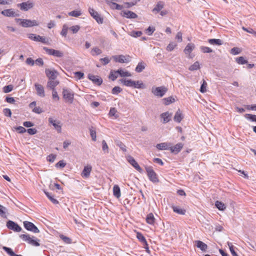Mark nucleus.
<instances>
[{
    "label": "nucleus",
    "instance_id": "1",
    "mask_svg": "<svg viewBox=\"0 0 256 256\" xmlns=\"http://www.w3.org/2000/svg\"><path fill=\"white\" fill-rule=\"evenodd\" d=\"M20 237L24 241L27 242L32 246H40L39 243L40 240L34 236H30L29 234H22L20 236Z\"/></svg>",
    "mask_w": 256,
    "mask_h": 256
},
{
    "label": "nucleus",
    "instance_id": "2",
    "mask_svg": "<svg viewBox=\"0 0 256 256\" xmlns=\"http://www.w3.org/2000/svg\"><path fill=\"white\" fill-rule=\"evenodd\" d=\"M62 96L66 102L72 104L74 99V93L70 89L66 88L62 89Z\"/></svg>",
    "mask_w": 256,
    "mask_h": 256
},
{
    "label": "nucleus",
    "instance_id": "3",
    "mask_svg": "<svg viewBox=\"0 0 256 256\" xmlns=\"http://www.w3.org/2000/svg\"><path fill=\"white\" fill-rule=\"evenodd\" d=\"M146 170L149 180L154 183H156L159 182L156 174L154 172L151 166H146Z\"/></svg>",
    "mask_w": 256,
    "mask_h": 256
},
{
    "label": "nucleus",
    "instance_id": "4",
    "mask_svg": "<svg viewBox=\"0 0 256 256\" xmlns=\"http://www.w3.org/2000/svg\"><path fill=\"white\" fill-rule=\"evenodd\" d=\"M167 91L168 88L164 86L156 88L152 87V93L154 96L160 98L162 97Z\"/></svg>",
    "mask_w": 256,
    "mask_h": 256
},
{
    "label": "nucleus",
    "instance_id": "5",
    "mask_svg": "<svg viewBox=\"0 0 256 256\" xmlns=\"http://www.w3.org/2000/svg\"><path fill=\"white\" fill-rule=\"evenodd\" d=\"M115 62L128 63L130 62L131 58L129 56H114L112 57Z\"/></svg>",
    "mask_w": 256,
    "mask_h": 256
},
{
    "label": "nucleus",
    "instance_id": "6",
    "mask_svg": "<svg viewBox=\"0 0 256 256\" xmlns=\"http://www.w3.org/2000/svg\"><path fill=\"white\" fill-rule=\"evenodd\" d=\"M24 226L25 228L28 230L34 233H38L40 232L38 228L31 222L24 221Z\"/></svg>",
    "mask_w": 256,
    "mask_h": 256
},
{
    "label": "nucleus",
    "instance_id": "7",
    "mask_svg": "<svg viewBox=\"0 0 256 256\" xmlns=\"http://www.w3.org/2000/svg\"><path fill=\"white\" fill-rule=\"evenodd\" d=\"M88 12L90 16L98 23L102 24L103 22V18H101L100 14L96 11L94 8H90Z\"/></svg>",
    "mask_w": 256,
    "mask_h": 256
},
{
    "label": "nucleus",
    "instance_id": "8",
    "mask_svg": "<svg viewBox=\"0 0 256 256\" xmlns=\"http://www.w3.org/2000/svg\"><path fill=\"white\" fill-rule=\"evenodd\" d=\"M20 24L21 25L22 27L28 28L32 27L34 26H38V23L36 20L24 19L22 20V22L20 23Z\"/></svg>",
    "mask_w": 256,
    "mask_h": 256
},
{
    "label": "nucleus",
    "instance_id": "9",
    "mask_svg": "<svg viewBox=\"0 0 256 256\" xmlns=\"http://www.w3.org/2000/svg\"><path fill=\"white\" fill-rule=\"evenodd\" d=\"M18 6L22 10L27 11L33 8L34 3L30 0H28L26 2L18 4Z\"/></svg>",
    "mask_w": 256,
    "mask_h": 256
},
{
    "label": "nucleus",
    "instance_id": "10",
    "mask_svg": "<svg viewBox=\"0 0 256 256\" xmlns=\"http://www.w3.org/2000/svg\"><path fill=\"white\" fill-rule=\"evenodd\" d=\"M126 159L128 162L132 165L138 172L140 173H142L143 172L142 169L140 166L138 162L136 161V160L130 156H127Z\"/></svg>",
    "mask_w": 256,
    "mask_h": 256
},
{
    "label": "nucleus",
    "instance_id": "11",
    "mask_svg": "<svg viewBox=\"0 0 256 256\" xmlns=\"http://www.w3.org/2000/svg\"><path fill=\"white\" fill-rule=\"evenodd\" d=\"M1 14L7 17H16L19 16L13 8L6 9L2 11Z\"/></svg>",
    "mask_w": 256,
    "mask_h": 256
},
{
    "label": "nucleus",
    "instance_id": "12",
    "mask_svg": "<svg viewBox=\"0 0 256 256\" xmlns=\"http://www.w3.org/2000/svg\"><path fill=\"white\" fill-rule=\"evenodd\" d=\"M28 38L36 42H40L44 44H48V40L44 36H36L34 34H29Z\"/></svg>",
    "mask_w": 256,
    "mask_h": 256
},
{
    "label": "nucleus",
    "instance_id": "13",
    "mask_svg": "<svg viewBox=\"0 0 256 256\" xmlns=\"http://www.w3.org/2000/svg\"><path fill=\"white\" fill-rule=\"evenodd\" d=\"M7 227L14 232H19L21 231L22 228L12 220H8L6 223Z\"/></svg>",
    "mask_w": 256,
    "mask_h": 256
},
{
    "label": "nucleus",
    "instance_id": "14",
    "mask_svg": "<svg viewBox=\"0 0 256 256\" xmlns=\"http://www.w3.org/2000/svg\"><path fill=\"white\" fill-rule=\"evenodd\" d=\"M48 120L49 123L52 124L54 126V128L57 130V132L58 133L61 132L62 126L60 125V121L54 120L52 118H49Z\"/></svg>",
    "mask_w": 256,
    "mask_h": 256
},
{
    "label": "nucleus",
    "instance_id": "15",
    "mask_svg": "<svg viewBox=\"0 0 256 256\" xmlns=\"http://www.w3.org/2000/svg\"><path fill=\"white\" fill-rule=\"evenodd\" d=\"M88 78L92 80L94 84L98 86L101 85L102 82V79L98 76L90 74L88 75Z\"/></svg>",
    "mask_w": 256,
    "mask_h": 256
},
{
    "label": "nucleus",
    "instance_id": "16",
    "mask_svg": "<svg viewBox=\"0 0 256 256\" xmlns=\"http://www.w3.org/2000/svg\"><path fill=\"white\" fill-rule=\"evenodd\" d=\"M34 86L36 92V94L42 98L44 97L45 92L44 86L38 83H36L34 84Z\"/></svg>",
    "mask_w": 256,
    "mask_h": 256
},
{
    "label": "nucleus",
    "instance_id": "17",
    "mask_svg": "<svg viewBox=\"0 0 256 256\" xmlns=\"http://www.w3.org/2000/svg\"><path fill=\"white\" fill-rule=\"evenodd\" d=\"M46 74L48 80L56 79L58 75V72L54 69H46Z\"/></svg>",
    "mask_w": 256,
    "mask_h": 256
},
{
    "label": "nucleus",
    "instance_id": "18",
    "mask_svg": "<svg viewBox=\"0 0 256 256\" xmlns=\"http://www.w3.org/2000/svg\"><path fill=\"white\" fill-rule=\"evenodd\" d=\"M59 83V81L56 79L48 80L47 82L46 88L50 90H56L55 88Z\"/></svg>",
    "mask_w": 256,
    "mask_h": 256
},
{
    "label": "nucleus",
    "instance_id": "19",
    "mask_svg": "<svg viewBox=\"0 0 256 256\" xmlns=\"http://www.w3.org/2000/svg\"><path fill=\"white\" fill-rule=\"evenodd\" d=\"M182 148L183 144L182 143L177 144L174 146H172V144H171L170 150L172 152L178 154L181 150Z\"/></svg>",
    "mask_w": 256,
    "mask_h": 256
},
{
    "label": "nucleus",
    "instance_id": "20",
    "mask_svg": "<svg viewBox=\"0 0 256 256\" xmlns=\"http://www.w3.org/2000/svg\"><path fill=\"white\" fill-rule=\"evenodd\" d=\"M171 143L162 142L158 144L156 148L160 150H170Z\"/></svg>",
    "mask_w": 256,
    "mask_h": 256
},
{
    "label": "nucleus",
    "instance_id": "21",
    "mask_svg": "<svg viewBox=\"0 0 256 256\" xmlns=\"http://www.w3.org/2000/svg\"><path fill=\"white\" fill-rule=\"evenodd\" d=\"M92 167L90 166H84L82 172V176L83 178H88L89 177L90 173L92 171Z\"/></svg>",
    "mask_w": 256,
    "mask_h": 256
},
{
    "label": "nucleus",
    "instance_id": "22",
    "mask_svg": "<svg viewBox=\"0 0 256 256\" xmlns=\"http://www.w3.org/2000/svg\"><path fill=\"white\" fill-rule=\"evenodd\" d=\"M183 118L184 116L182 112L180 110V109H178L175 114L174 120L176 122H180Z\"/></svg>",
    "mask_w": 256,
    "mask_h": 256
},
{
    "label": "nucleus",
    "instance_id": "23",
    "mask_svg": "<svg viewBox=\"0 0 256 256\" xmlns=\"http://www.w3.org/2000/svg\"><path fill=\"white\" fill-rule=\"evenodd\" d=\"M172 114L168 112H164L161 114L160 116L163 119L164 123H167L170 121Z\"/></svg>",
    "mask_w": 256,
    "mask_h": 256
},
{
    "label": "nucleus",
    "instance_id": "24",
    "mask_svg": "<svg viewBox=\"0 0 256 256\" xmlns=\"http://www.w3.org/2000/svg\"><path fill=\"white\" fill-rule=\"evenodd\" d=\"M194 48L195 46L194 44H188L184 50L185 54L190 55V52L194 50Z\"/></svg>",
    "mask_w": 256,
    "mask_h": 256
},
{
    "label": "nucleus",
    "instance_id": "25",
    "mask_svg": "<svg viewBox=\"0 0 256 256\" xmlns=\"http://www.w3.org/2000/svg\"><path fill=\"white\" fill-rule=\"evenodd\" d=\"M108 4L112 9L122 10L124 8V6L122 5H120L116 2H110L108 0Z\"/></svg>",
    "mask_w": 256,
    "mask_h": 256
},
{
    "label": "nucleus",
    "instance_id": "26",
    "mask_svg": "<svg viewBox=\"0 0 256 256\" xmlns=\"http://www.w3.org/2000/svg\"><path fill=\"white\" fill-rule=\"evenodd\" d=\"M120 80L124 85L126 86L133 87L134 84V81L132 80L122 78Z\"/></svg>",
    "mask_w": 256,
    "mask_h": 256
},
{
    "label": "nucleus",
    "instance_id": "27",
    "mask_svg": "<svg viewBox=\"0 0 256 256\" xmlns=\"http://www.w3.org/2000/svg\"><path fill=\"white\" fill-rule=\"evenodd\" d=\"M123 16L129 18H135L138 16L136 14L129 10L124 12Z\"/></svg>",
    "mask_w": 256,
    "mask_h": 256
},
{
    "label": "nucleus",
    "instance_id": "28",
    "mask_svg": "<svg viewBox=\"0 0 256 256\" xmlns=\"http://www.w3.org/2000/svg\"><path fill=\"white\" fill-rule=\"evenodd\" d=\"M146 222L150 224H154L155 222V218L152 213L148 214L146 218Z\"/></svg>",
    "mask_w": 256,
    "mask_h": 256
},
{
    "label": "nucleus",
    "instance_id": "29",
    "mask_svg": "<svg viewBox=\"0 0 256 256\" xmlns=\"http://www.w3.org/2000/svg\"><path fill=\"white\" fill-rule=\"evenodd\" d=\"M196 242V246L199 248L202 251H206L208 248V246L205 243L203 242L200 240H197Z\"/></svg>",
    "mask_w": 256,
    "mask_h": 256
},
{
    "label": "nucleus",
    "instance_id": "30",
    "mask_svg": "<svg viewBox=\"0 0 256 256\" xmlns=\"http://www.w3.org/2000/svg\"><path fill=\"white\" fill-rule=\"evenodd\" d=\"M113 194L116 198H120L121 196L120 188L118 185H114L113 187Z\"/></svg>",
    "mask_w": 256,
    "mask_h": 256
},
{
    "label": "nucleus",
    "instance_id": "31",
    "mask_svg": "<svg viewBox=\"0 0 256 256\" xmlns=\"http://www.w3.org/2000/svg\"><path fill=\"white\" fill-rule=\"evenodd\" d=\"M134 84L132 88L144 89L146 88L145 84L141 80L134 81Z\"/></svg>",
    "mask_w": 256,
    "mask_h": 256
},
{
    "label": "nucleus",
    "instance_id": "32",
    "mask_svg": "<svg viewBox=\"0 0 256 256\" xmlns=\"http://www.w3.org/2000/svg\"><path fill=\"white\" fill-rule=\"evenodd\" d=\"M172 208L174 212L182 215H184L186 210L184 209H182L178 206H172Z\"/></svg>",
    "mask_w": 256,
    "mask_h": 256
},
{
    "label": "nucleus",
    "instance_id": "33",
    "mask_svg": "<svg viewBox=\"0 0 256 256\" xmlns=\"http://www.w3.org/2000/svg\"><path fill=\"white\" fill-rule=\"evenodd\" d=\"M118 72H120L119 76L121 77H130L132 76L130 72L122 68L118 69Z\"/></svg>",
    "mask_w": 256,
    "mask_h": 256
},
{
    "label": "nucleus",
    "instance_id": "34",
    "mask_svg": "<svg viewBox=\"0 0 256 256\" xmlns=\"http://www.w3.org/2000/svg\"><path fill=\"white\" fill-rule=\"evenodd\" d=\"M119 72H118V70H117L111 71L109 76V78L112 81L115 80L119 76Z\"/></svg>",
    "mask_w": 256,
    "mask_h": 256
},
{
    "label": "nucleus",
    "instance_id": "35",
    "mask_svg": "<svg viewBox=\"0 0 256 256\" xmlns=\"http://www.w3.org/2000/svg\"><path fill=\"white\" fill-rule=\"evenodd\" d=\"M102 52V50L96 46L92 48L90 50V54L93 56L99 55Z\"/></svg>",
    "mask_w": 256,
    "mask_h": 256
},
{
    "label": "nucleus",
    "instance_id": "36",
    "mask_svg": "<svg viewBox=\"0 0 256 256\" xmlns=\"http://www.w3.org/2000/svg\"><path fill=\"white\" fill-rule=\"evenodd\" d=\"M136 238L142 243L143 245H146L147 242L144 236L140 232H138Z\"/></svg>",
    "mask_w": 256,
    "mask_h": 256
},
{
    "label": "nucleus",
    "instance_id": "37",
    "mask_svg": "<svg viewBox=\"0 0 256 256\" xmlns=\"http://www.w3.org/2000/svg\"><path fill=\"white\" fill-rule=\"evenodd\" d=\"M208 42L212 45L220 46L222 44V41L220 39H210Z\"/></svg>",
    "mask_w": 256,
    "mask_h": 256
},
{
    "label": "nucleus",
    "instance_id": "38",
    "mask_svg": "<svg viewBox=\"0 0 256 256\" xmlns=\"http://www.w3.org/2000/svg\"><path fill=\"white\" fill-rule=\"evenodd\" d=\"M164 8V4L162 2H158L156 7L153 9L152 11L154 12H158Z\"/></svg>",
    "mask_w": 256,
    "mask_h": 256
},
{
    "label": "nucleus",
    "instance_id": "39",
    "mask_svg": "<svg viewBox=\"0 0 256 256\" xmlns=\"http://www.w3.org/2000/svg\"><path fill=\"white\" fill-rule=\"evenodd\" d=\"M165 105H168L171 103L174 102L175 100L172 96H170L163 99Z\"/></svg>",
    "mask_w": 256,
    "mask_h": 256
},
{
    "label": "nucleus",
    "instance_id": "40",
    "mask_svg": "<svg viewBox=\"0 0 256 256\" xmlns=\"http://www.w3.org/2000/svg\"><path fill=\"white\" fill-rule=\"evenodd\" d=\"M68 30H69L68 26L66 24H64L60 32V34L64 37H66Z\"/></svg>",
    "mask_w": 256,
    "mask_h": 256
},
{
    "label": "nucleus",
    "instance_id": "41",
    "mask_svg": "<svg viewBox=\"0 0 256 256\" xmlns=\"http://www.w3.org/2000/svg\"><path fill=\"white\" fill-rule=\"evenodd\" d=\"M215 206L219 210H223L226 209L225 205L220 202L216 201V202Z\"/></svg>",
    "mask_w": 256,
    "mask_h": 256
},
{
    "label": "nucleus",
    "instance_id": "42",
    "mask_svg": "<svg viewBox=\"0 0 256 256\" xmlns=\"http://www.w3.org/2000/svg\"><path fill=\"white\" fill-rule=\"evenodd\" d=\"M45 194L48 198V199L54 204H58V202L55 198H54L52 196L49 192H44Z\"/></svg>",
    "mask_w": 256,
    "mask_h": 256
},
{
    "label": "nucleus",
    "instance_id": "43",
    "mask_svg": "<svg viewBox=\"0 0 256 256\" xmlns=\"http://www.w3.org/2000/svg\"><path fill=\"white\" fill-rule=\"evenodd\" d=\"M2 249L10 256H16L18 255V254H16L12 251V250L10 248H8L6 246H3Z\"/></svg>",
    "mask_w": 256,
    "mask_h": 256
},
{
    "label": "nucleus",
    "instance_id": "44",
    "mask_svg": "<svg viewBox=\"0 0 256 256\" xmlns=\"http://www.w3.org/2000/svg\"><path fill=\"white\" fill-rule=\"evenodd\" d=\"M241 52L242 49L237 47L233 48H232L231 49L230 52V54L234 55L239 54Z\"/></svg>",
    "mask_w": 256,
    "mask_h": 256
},
{
    "label": "nucleus",
    "instance_id": "45",
    "mask_svg": "<svg viewBox=\"0 0 256 256\" xmlns=\"http://www.w3.org/2000/svg\"><path fill=\"white\" fill-rule=\"evenodd\" d=\"M82 14L80 10H72L68 13V15L71 16L78 17Z\"/></svg>",
    "mask_w": 256,
    "mask_h": 256
},
{
    "label": "nucleus",
    "instance_id": "46",
    "mask_svg": "<svg viewBox=\"0 0 256 256\" xmlns=\"http://www.w3.org/2000/svg\"><path fill=\"white\" fill-rule=\"evenodd\" d=\"M117 110L114 108H112L110 109V112H109V115L110 116H113L116 118H118V116L116 114Z\"/></svg>",
    "mask_w": 256,
    "mask_h": 256
},
{
    "label": "nucleus",
    "instance_id": "47",
    "mask_svg": "<svg viewBox=\"0 0 256 256\" xmlns=\"http://www.w3.org/2000/svg\"><path fill=\"white\" fill-rule=\"evenodd\" d=\"M68 29L72 32V34H76L80 30V26L78 25L73 26L70 28H68Z\"/></svg>",
    "mask_w": 256,
    "mask_h": 256
},
{
    "label": "nucleus",
    "instance_id": "48",
    "mask_svg": "<svg viewBox=\"0 0 256 256\" xmlns=\"http://www.w3.org/2000/svg\"><path fill=\"white\" fill-rule=\"evenodd\" d=\"M7 209L6 207L0 204V216L2 217L6 218V212Z\"/></svg>",
    "mask_w": 256,
    "mask_h": 256
},
{
    "label": "nucleus",
    "instance_id": "49",
    "mask_svg": "<svg viewBox=\"0 0 256 256\" xmlns=\"http://www.w3.org/2000/svg\"><path fill=\"white\" fill-rule=\"evenodd\" d=\"M60 238L66 244H70L72 242V240L63 234H60Z\"/></svg>",
    "mask_w": 256,
    "mask_h": 256
},
{
    "label": "nucleus",
    "instance_id": "50",
    "mask_svg": "<svg viewBox=\"0 0 256 256\" xmlns=\"http://www.w3.org/2000/svg\"><path fill=\"white\" fill-rule=\"evenodd\" d=\"M236 62L238 64H246L248 61L244 59L242 56H240L236 58Z\"/></svg>",
    "mask_w": 256,
    "mask_h": 256
},
{
    "label": "nucleus",
    "instance_id": "51",
    "mask_svg": "<svg viewBox=\"0 0 256 256\" xmlns=\"http://www.w3.org/2000/svg\"><path fill=\"white\" fill-rule=\"evenodd\" d=\"M122 91V88L119 86H114L112 90V93L114 94H118Z\"/></svg>",
    "mask_w": 256,
    "mask_h": 256
},
{
    "label": "nucleus",
    "instance_id": "52",
    "mask_svg": "<svg viewBox=\"0 0 256 256\" xmlns=\"http://www.w3.org/2000/svg\"><path fill=\"white\" fill-rule=\"evenodd\" d=\"M102 148L105 153L108 152V146L104 140L102 141Z\"/></svg>",
    "mask_w": 256,
    "mask_h": 256
},
{
    "label": "nucleus",
    "instance_id": "53",
    "mask_svg": "<svg viewBox=\"0 0 256 256\" xmlns=\"http://www.w3.org/2000/svg\"><path fill=\"white\" fill-rule=\"evenodd\" d=\"M13 90V86L11 84L5 86L3 88V92L4 93H8Z\"/></svg>",
    "mask_w": 256,
    "mask_h": 256
},
{
    "label": "nucleus",
    "instance_id": "54",
    "mask_svg": "<svg viewBox=\"0 0 256 256\" xmlns=\"http://www.w3.org/2000/svg\"><path fill=\"white\" fill-rule=\"evenodd\" d=\"M90 135L92 137V140L96 141V134L95 130H92V128H90Z\"/></svg>",
    "mask_w": 256,
    "mask_h": 256
},
{
    "label": "nucleus",
    "instance_id": "55",
    "mask_svg": "<svg viewBox=\"0 0 256 256\" xmlns=\"http://www.w3.org/2000/svg\"><path fill=\"white\" fill-rule=\"evenodd\" d=\"M74 75L78 80H80L84 78V74L81 72H74Z\"/></svg>",
    "mask_w": 256,
    "mask_h": 256
},
{
    "label": "nucleus",
    "instance_id": "56",
    "mask_svg": "<svg viewBox=\"0 0 256 256\" xmlns=\"http://www.w3.org/2000/svg\"><path fill=\"white\" fill-rule=\"evenodd\" d=\"M142 34V32L141 31H132L130 34V36L134 38L139 37Z\"/></svg>",
    "mask_w": 256,
    "mask_h": 256
},
{
    "label": "nucleus",
    "instance_id": "57",
    "mask_svg": "<svg viewBox=\"0 0 256 256\" xmlns=\"http://www.w3.org/2000/svg\"><path fill=\"white\" fill-rule=\"evenodd\" d=\"M200 49L201 51L204 53H210L212 52V50L210 48L206 46H201Z\"/></svg>",
    "mask_w": 256,
    "mask_h": 256
},
{
    "label": "nucleus",
    "instance_id": "58",
    "mask_svg": "<svg viewBox=\"0 0 256 256\" xmlns=\"http://www.w3.org/2000/svg\"><path fill=\"white\" fill-rule=\"evenodd\" d=\"M43 49L44 50L46 54H48L49 55L54 56V49L49 48L46 47H44Z\"/></svg>",
    "mask_w": 256,
    "mask_h": 256
},
{
    "label": "nucleus",
    "instance_id": "59",
    "mask_svg": "<svg viewBox=\"0 0 256 256\" xmlns=\"http://www.w3.org/2000/svg\"><path fill=\"white\" fill-rule=\"evenodd\" d=\"M43 49L44 50L46 54H48L49 55L54 56V49L49 48L46 47H44Z\"/></svg>",
    "mask_w": 256,
    "mask_h": 256
},
{
    "label": "nucleus",
    "instance_id": "60",
    "mask_svg": "<svg viewBox=\"0 0 256 256\" xmlns=\"http://www.w3.org/2000/svg\"><path fill=\"white\" fill-rule=\"evenodd\" d=\"M246 118L251 120L253 122H256V115H252L251 114H246Z\"/></svg>",
    "mask_w": 256,
    "mask_h": 256
},
{
    "label": "nucleus",
    "instance_id": "61",
    "mask_svg": "<svg viewBox=\"0 0 256 256\" xmlns=\"http://www.w3.org/2000/svg\"><path fill=\"white\" fill-rule=\"evenodd\" d=\"M3 112H4V114L6 116L10 117L12 116V112L10 108H4L3 110Z\"/></svg>",
    "mask_w": 256,
    "mask_h": 256
},
{
    "label": "nucleus",
    "instance_id": "62",
    "mask_svg": "<svg viewBox=\"0 0 256 256\" xmlns=\"http://www.w3.org/2000/svg\"><path fill=\"white\" fill-rule=\"evenodd\" d=\"M176 44L174 42H170L166 47V50L168 51L172 50L176 46Z\"/></svg>",
    "mask_w": 256,
    "mask_h": 256
},
{
    "label": "nucleus",
    "instance_id": "63",
    "mask_svg": "<svg viewBox=\"0 0 256 256\" xmlns=\"http://www.w3.org/2000/svg\"><path fill=\"white\" fill-rule=\"evenodd\" d=\"M117 146L120 147V148L123 150L124 152H126V146L121 142H118L116 144Z\"/></svg>",
    "mask_w": 256,
    "mask_h": 256
},
{
    "label": "nucleus",
    "instance_id": "64",
    "mask_svg": "<svg viewBox=\"0 0 256 256\" xmlns=\"http://www.w3.org/2000/svg\"><path fill=\"white\" fill-rule=\"evenodd\" d=\"M155 30V28L154 27L149 26L146 30V32L148 34L149 36H151L152 33Z\"/></svg>",
    "mask_w": 256,
    "mask_h": 256
}]
</instances>
